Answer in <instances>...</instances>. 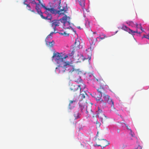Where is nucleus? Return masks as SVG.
Returning <instances> with one entry per match:
<instances>
[{
  "label": "nucleus",
  "instance_id": "f257e3e1",
  "mask_svg": "<svg viewBox=\"0 0 149 149\" xmlns=\"http://www.w3.org/2000/svg\"><path fill=\"white\" fill-rule=\"evenodd\" d=\"M52 57L55 61L58 64V67L56 68V71L59 73H63L66 71V68L65 65V62L63 60L60 54L58 53H54Z\"/></svg>",
  "mask_w": 149,
  "mask_h": 149
},
{
  "label": "nucleus",
  "instance_id": "f03ea898",
  "mask_svg": "<svg viewBox=\"0 0 149 149\" xmlns=\"http://www.w3.org/2000/svg\"><path fill=\"white\" fill-rule=\"evenodd\" d=\"M61 3V0H54L52 3V7L53 8H56L58 6V9H59V10L57 11V10H55L54 8H48L45 6H42L43 8L46 10V11L44 12L45 13H48V12L52 14H56L57 13L60 14L63 13H61L64 10V9H61V6L60 4Z\"/></svg>",
  "mask_w": 149,
  "mask_h": 149
},
{
  "label": "nucleus",
  "instance_id": "7ed1b4c3",
  "mask_svg": "<svg viewBox=\"0 0 149 149\" xmlns=\"http://www.w3.org/2000/svg\"><path fill=\"white\" fill-rule=\"evenodd\" d=\"M60 21L63 23L64 27L65 29H69L70 27V18L66 15L60 19Z\"/></svg>",
  "mask_w": 149,
  "mask_h": 149
},
{
  "label": "nucleus",
  "instance_id": "20e7f679",
  "mask_svg": "<svg viewBox=\"0 0 149 149\" xmlns=\"http://www.w3.org/2000/svg\"><path fill=\"white\" fill-rule=\"evenodd\" d=\"M81 86H82V85H72L71 86L70 89L73 92V94L74 96L78 95L80 94L81 90Z\"/></svg>",
  "mask_w": 149,
  "mask_h": 149
},
{
  "label": "nucleus",
  "instance_id": "39448f33",
  "mask_svg": "<svg viewBox=\"0 0 149 149\" xmlns=\"http://www.w3.org/2000/svg\"><path fill=\"white\" fill-rule=\"evenodd\" d=\"M96 80L97 83L100 84V88L97 89V91L102 95L105 94L106 91L102 86L103 85H104L103 83H104V81L103 80L100 79H96Z\"/></svg>",
  "mask_w": 149,
  "mask_h": 149
},
{
  "label": "nucleus",
  "instance_id": "423d86ee",
  "mask_svg": "<svg viewBox=\"0 0 149 149\" xmlns=\"http://www.w3.org/2000/svg\"><path fill=\"white\" fill-rule=\"evenodd\" d=\"M103 98L104 100V102H107L109 104L111 105V110L113 111L114 109L113 106V102L110 98L109 96L106 95L105 94L103 95Z\"/></svg>",
  "mask_w": 149,
  "mask_h": 149
},
{
  "label": "nucleus",
  "instance_id": "0eeeda50",
  "mask_svg": "<svg viewBox=\"0 0 149 149\" xmlns=\"http://www.w3.org/2000/svg\"><path fill=\"white\" fill-rule=\"evenodd\" d=\"M72 63L69 61H66L65 63V66L66 68V71H67L69 72V73H71L72 72L74 71H76L74 69V66L72 65H71V64Z\"/></svg>",
  "mask_w": 149,
  "mask_h": 149
},
{
  "label": "nucleus",
  "instance_id": "6e6552de",
  "mask_svg": "<svg viewBox=\"0 0 149 149\" xmlns=\"http://www.w3.org/2000/svg\"><path fill=\"white\" fill-rule=\"evenodd\" d=\"M97 112V117L101 119V121L102 123L105 121L107 118L103 113L102 111L98 108V110Z\"/></svg>",
  "mask_w": 149,
  "mask_h": 149
},
{
  "label": "nucleus",
  "instance_id": "1a4fd4ad",
  "mask_svg": "<svg viewBox=\"0 0 149 149\" xmlns=\"http://www.w3.org/2000/svg\"><path fill=\"white\" fill-rule=\"evenodd\" d=\"M73 48V50L72 51V53L71 54V56H72L74 54L75 50H77L80 48L79 39L78 38H77L75 39L74 44Z\"/></svg>",
  "mask_w": 149,
  "mask_h": 149
},
{
  "label": "nucleus",
  "instance_id": "9d476101",
  "mask_svg": "<svg viewBox=\"0 0 149 149\" xmlns=\"http://www.w3.org/2000/svg\"><path fill=\"white\" fill-rule=\"evenodd\" d=\"M122 29L125 31L128 32L129 33L133 34L134 33H138L137 29L135 31H134L130 29L129 28L125 26H123L122 27Z\"/></svg>",
  "mask_w": 149,
  "mask_h": 149
},
{
  "label": "nucleus",
  "instance_id": "9b49d317",
  "mask_svg": "<svg viewBox=\"0 0 149 149\" xmlns=\"http://www.w3.org/2000/svg\"><path fill=\"white\" fill-rule=\"evenodd\" d=\"M98 139L99 140H100L101 141V147H102L103 148L106 147L109 144V143L108 141L106 139H100L99 138H98Z\"/></svg>",
  "mask_w": 149,
  "mask_h": 149
},
{
  "label": "nucleus",
  "instance_id": "f8f14e48",
  "mask_svg": "<svg viewBox=\"0 0 149 149\" xmlns=\"http://www.w3.org/2000/svg\"><path fill=\"white\" fill-rule=\"evenodd\" d=\"M50 39L46 38L45 40L47 45L50 48L52 47L54 43L53 40H52L51 41H50L49 40Z\"/></svg>",
  "mask_w": 149,
  "mask_h": 149
},
{
  "label": "nucleus",
  "instance_id": "ddd939ff",
  "mask_svg": "<svg viewBox=\"0 0 149 149\" xmlns=\"http://www.w3.org/2000/svg\"><path fill=\"white\" fill-rule=\"evenodd\" d=\"M60 20H54L53 21L52 23V26H53V29L54 30V31H55V29L56 26H58L60 24Z\"/></svg>",
  "mask_w": 149,
  "mask_h": 149
},
{
  "label": "nucleus",
  "instance_id": "4468645a",
  "mask_svg": "<svg viewBox=\"0 0 149 149\" xmlns=\"http://www.w3.org/2000/svg\"><path fill=\"white\" fill-rule=\"evenodd\" d=\"M86 113L88 115L92 111L91 106L87 103H86Z\"/></svg>",
  "mask_w": 149,
  "mask_h": 149
},
{
  "label": "nucleus",
  "instance_id": "2eb2a0df",
  "mask_svg": "<svg viewBox=\"0 0 149 149\" xmlns=\"http://www.w3.org/2000/svg\"><path fill=\"white\" fill-rule=\"evenodd\" d=\"M47 13H46L47 14V16L46 17H44L43 16L42 14V13H41L40 15V16L41 17V18L43 19L51 20L52 18L51 15V14H49V13H48V14H47Z\"/></svg>",
  "mask_w": 149,
  "mask_h": 149
},
{
  "label": "nucleus",
  "instance_id": "dca6fc26",
  "mask_svg": "<svg viewBox=\"0 0 149 149\" xmlns=\"http://www.w3.org/2000/svg\"><path fill=\"white\" fill-rule=\"evenodd\" d=\"M79 108L81 111L83 112L86 110V103H82L81 102H79Z\"/></svg>",
  "mask_w": 149,
  "mask_h": 149
},
{
  "label": "nucleus",
  "instance_id": "f3484780",
  "mask_svg": "<svg viewBox=\"0 0 149 149\" xmlns=\"http://www.w3.org/2000/svg\"><path fill=\"white\" fill-rule=\"evenodd\" d=\"M102 97V95L100 94V95H99V96L97 94H95V97L96 99V100L97 101H100V102L101 103H104V101L103 100L101 99V97Z\"/></svg>",
  "mask_w": 149,
  "mask_h": 149
},
{
  "label": "nucleus",
  "instance_id": "a211bd4d",
  "mask_svg": "<svg viewBox=\"0 0 149 149\" xmlns=\"http://www.w3.org/2000/svg\"><path fill=\"white\" fill-rule=\"evenodd\" d=\"M40 4L39 3H37L36 4L35 8L36 9V10L38 13L40 15L42 13L40 9Z\"/></svg>",
  "mask_w": 149,
  "mask_h": 149
},
{
  "label": "nucleus",
  "instance_id": "6ab92c4d",
  "mask_svg": "<svg viewBox=\"0 0 149 149\" xmlns=\"http://www.w3.org/2000/svg\"><path fill=\"white\" fill-rule=\"evenodd\" d=\"M78 1L81 7L82 10L83 11H84V6L85 3L84 0H78Z\"/></svg>",
  "mask_w": 149,
  "mask_h": 149
},
{
  "label": "nucleus",
  "instance_id": "aec40b11",
  "mask_svg": "<svg viewBox=\"0 0 149 149\" xmlns=\"http://www.w3.org/2000/svg\"><path fill=\"white\" fill-rule=\"evenodd\" d=\"M80 94L79 98L80 100H82L85 98V95H86V93L85 92H82Z\"/></svg>",
  "mask_w": 149,
  "mask_h": 149
},
{
  "label": "nucleus",
  "instance_id": "412c9836",
  "mask_svg": "<svg viewBox=\"0 0 149 149\" xmlns=\"http://www.w3.org/2000/svg\"><path fill=\"white\" fill-rule=\"evenodd\" d=\"M107 38V36L103 33H101L99 35V37L96 38L95 39V41H97V39L98 38H100L101 40L104 39L105 38Z\"/></svg>",
  "mask_w": 149,
  "mask_h": 149
},
{
  "label": "nucleus",
  "instance_id": "4be33fe9",
  "mask_svg": "<svg viewBox=\"0 0 149 149\" xmlns=\"http://www.w3.org/2000/svg\"><path fill=\"white\" fill-rule=\"evenodd\" d=\"M73 116L75 119H77L79 118V112L78 111H76L74 112Z\"/></svg>",
  "mask_w": 149,
  "mask_h": 149
},
{
  "label": "nucleus",
  "instance_id": "5701e85b",
  "mask_svg": "<svg viewBox=\"0 0 149 149\" xmlns=\"http://www.w3.org/2000/svg\"><path fill=\"white\" fill-rule=\"evenodd\" d=\"M58 33L61 35H63L65 36H68L69 34L66 33L65 31L62 30H60L59 31Z\"/></svg>",
  "mask_w": 149,
  "mask_h": 149
},
{
  "label": "nucleus",
  "instance_id": "b1692460",
  "mask_svg": "<svg viewBox=\"0 0 149 149\" xmlns=\"http://www.w3.org/2000/svg\"><path fill=\"white\" fill-rule=\"evenodd\" d=\"M96 123H95L96 124L97 127H99L101 125V124L99 122L96 118Z\"/></svg>",
  "mask_w": 149,
  "mask_h": 149
},
{
  "label": "nucleus",
  "instance_id": "393cba45",
  "mask_svg": "<svg viewBox=\"0 0 149 149\" xmlns=\"http://www.w3.org/2000/svg\"><path fill=\"white\" fill-rule=\"evenodd\" d=\"M54 33V32H51L47 36L46 38L51 39L52 38L51 37H50Z\"/></svg>",
  "mask_w": 149,
  "mask_h": 149
},
{
  "label": "nucleus",
  "instance_id": "a878e982",
  "mask_svg": "<svg viewBox=\"0 0 149 149\" xmlns=\"http://www.w3.org/2000/svg\"><path fill=\"white\" fill-rule=\"evenodd\" d=\"M76 101L75 100H71L70 101V102L69 104V106L70 107L71 104L73 102H75Z\"/></svg>",
  "mask_w": 149,
  "mask_h": 149
},
{
  "label": "nucleus",
  "instance_id": "bb28decb",
  "mask_svg": "<svg viewBox=\"0 0 149 149\" xmlns=\"http://www.w3.org/2000/svg\"><path fill=\"white\" fill-rule=\"evenodd\" d=\"M26 6L28 10H31V7L29 5L26 4Z\"/></svg>",
  "mask_w": 149,
  "mask_h": 149
},
{
  "label": "nucleus",
  "instance_id": "cd10ccee",
  "mask_svg": "<svg viewBox=\"0 0 149 149\" xmlns=\"http://www.w3.org/2000/svg\"><path fill=\"white\" fill-rule=\"evenodd\" d=\"M130 135H131L132 136H134V134H133V133L132 132L131 129H130Z\"/></svg>",
  "mask_w": 149,
  "mask_h": 149
},
{
  "label": "nucleus",
  "instance_id": "c85d7f7f",
  "mask_svg": "<svg viewBox=\"0 0 149 149\" xmlns=\"http://www.w3.org/2000/svg\"><path fill=\"white\" fill-rule=\"evenodd\" d=\"M81 85H82V86H81V88H82L83 89H84L85 88V86L83 84H82Z\"/></svg>",
  "mask_w": 149,
  "mask_h": 149
},
{
  "label": "nucleus",
  "instance_id": "c756f323",
  "mask_svg": "<svg viewBox=\"0 0 149 149\" xmlns=\"http://www.w3.org/2000/svg\"><path fill=\"white\" fill-rule=\"evenodd\" d=\"M62 57V58H63V60L65 62V60H64V59H65L66 58H67L68 57V56L67 55H66L64 57H63V56H61Z\"/></svg>",
  "mask_w": 149,
  "mask_h": 149
},
{
  "label": "nucleus",
  "instance_id": "7c9ffc66",
  "mask_svg": "<svg viewBox=\"0 0 149 149\" xmlns=\"http://www.w3.org/2000/svg\"><path fill=\"white\" fill-rule=\"evenodd\" d=\"M32 3L34 4H36L37 3H36V2L34 0V1H32L31 2Z\"/></svg>",
  "mask_w": 149,
  "mask_h": 149
},
{
  "label": "nucleus",
  "instance_id": "2f4dec72",
  "mask_svg": "<svg viewBox=\"0 0 149 149\" xmlns=\"http://www.w3.org/2000/svg\"><path fill=\"white\" fill-rule=\"evenodd\" d=\"M135 25L136 26V28L137 29H138V28H139V26H138V24H137L136 23L135 24Z\"/></svg>",
  "mask_w": 149,
  "mask_h": 149
},
{
  "label": "nucleus",
  "instance_id": "473e14b6",
  "mask_svg": "<svg viewBox=\"0 0 149 149\" xmlns=\"http://www.w3.org/2000/svg\"><path fill=\"white\" fill-rule=\"evenodd\" d=\"M136 149H141V147L140 146H138L137 148Z\"/></svg>",
  "mask_w": 149,
  "mask_h": 149
},
{
  "label": "nucleus",
  "instance_id": "72a5a7b5",
  "mask_svg": "<svg viewBox=\"0 0 149 149\" xmlns=\"http://www.w3.org/2000/svg\"><path fill=\"white\" fill-rule=\"evenodd\" d=\"M146 38L148 39L149 40V34L146 36Z\"/></svg>",
  "mask_w": 149,
  "mask_h": 149
},
{
  "label": "nucleus",
  "instance_id": "f704fd0d",
  "mask_svg": "<svg viewBox=\"0 0 149 149\" xmlns=\"http://www.w3.org/2000/svg\"><path fill=\"white\" fill-rule=\"evenodd\" d=\"M140 28L141 29V30L142 31V32L144 31L143 29L142 28V26H141V27H140Z\"/></svg>",
  "mask_w": 149,
  "mask_h": 149
},
{
  "label": "nucleus",
  "instance_id": "c9c22d12",
  "mask_svg": "<svg viewBox=\"0 0 149 149\" xmlns=\"http://www.w3.org/2000/svg\"><path fill=\"white\" fill-rule=\"evenodd\" d=\"M86 59H88V60H90L91 59V56H88L87 58H86Z\"/></svg>",
  "mask_w": 149,
  "mask_h": 149
},
{
  "label": "nucleus",
  "instance_id": "e433bc0d",
  "mask_svg": "<svg viewBox=\"0 0 149 149\" xmlns=\"http://www.w3.org/2000/svg\"><path fill=\"white\" fill-rule=\"evenodd\" d=\"M61 9H63V8L64 9V10L63 11H62V12H63V13H64L65 12V8L64 7L63 8L62 7V8H61Z\"/></svg>",
  "mask_w": 149,
  "mask_h": 149
},
{
  "label": "nucleus",
  "instance_id": "4c0bfd02",
  "mask_svg": "<svg viewBox=\"0 0 149 149\" xmlns=\"http://www.w3.org/2000/svg\"><path fill=\"white\" fill-rule=\"evenodd\" d=\"M98 133H99V132H97V134L96 135V137H98Z\"/></svg>",
  "mask_w": 149,
  "mask_h": 149
},
{
  "label": "nucleus",
  "instance_id": "58836bf2",
  "mask_svg": "<svg viewBox=\"0 0 149 149\" xmlns=\"http://www.w3.org/2000/svg\"><path fill=\"white\" fill-rule=\"evenodd\" d=\"M30 11H31V12H33V13H35V11L34 10H30Z\"/></svg>",
  "mask_w": 149,
  "mask_h": 149
},
{
  "label": "nucleus",
  "instance_id": "ea45409f",
  "mask_svg": "<svg viewBox=\"0 0 149 149\" xmlns=\"http://www.w3.org/2000/svg\"><path fill=\"white\" fill-rule=\"evenodd\" d=\"M117 131L118 133H119L120 132V130H118Z\"/></svg>",
  "mask_w": 149,
  "mask_h": 149
},
{
  "label": "nucleus",
  "instance_id": "a19ab883",
  "mask_svg": "<svg viewBox=\"0 0 149 149\" xmlns=\"http://www.w3.org/2000/svg\"><path fill=\"white\" fill-rule=\"evenodd\" d=\"M126 128H127V129L129 130H130V129H131L129 127H128H128H126Z\"/></svg>",
  "mask_w": 149,
  "mask_h": 149
},
{
  "label": "nucleus",
  "instance_id": "79ce46f5",
  "mask_svg": "<svg viewBox=\"0 0 149 149\" xmlns=\"http://www.w3.org/2000/svg\"><path fill=\"white\" fill-rule=\"evenodd\" d=\"M139 28H140L141 26V24H140L139 25Z\"/></svg>",
  "mask_w": 149,
  "mask_h": 149
},
{
  "label": "nucleus",
  "instance_id": "37998d69",
  "mask_svg": "<svg viewBox=\"0 0 149 149\" xmlns=\"http://www.w3.org/2000/svg\"><path fill=\"white\" fill-rule=\"evenodd\" d=\"M146 35H144V36H143V38H146Z\"/></svg>",
  "mask_w": 149,
  "mask_h": 149
},
{
  "label": "nucleus",
  "instance_id": "c03bdc74",
  "mask_svg": "<svg viewBox=\"0 0 149 149\" xmlns=\"http://www.w3.org/2000/svg\"><path fill=\"white\" fill-rule=\"evenodd\" d=\"M96 145L97 146H101V145Z\"/></svg>",
  "mask_w": 149,
  "mask_h": 149
},
{
  "label": "nucleus",
  "instance_id": "a18cd8bd",
  "mask_svg": "<svg viewBox=\"0 0 149 149\" xmlns=\"http://www.w3.org/2000/svg\"><path fill=\"white\" fill-rule=\"evenodd\" d=\"M125 124L126 127H128V125H127L126 124Z\"/></svg>",
  "mask_w": 149,
  "mask_h": 149
},
{
  "label": "nucleus",
  "instance_id": "49530a36",
  "mask_svg": "<svg viewBox=\"0 0 149 149\" xmlns=\"http://www.w3.org/2000/svg\"><path fill=\"white\" fill-rule=\"evenodd\" d=\"M25 1H24V4L26 5V4H26V3H25Z\"/></svg>",
  "mask_w": 149,
  "mask_h": 149
},
{
  "label": "nucleus",
  "instance_id": "de8ad7c7",
  "mask_svg": "<svg viewBox=\"0 0 149 149\" xmlns=\"http://www.w3.org/2000/svg\"><path fill=\"white\" fill-rule=\"evenodd\" d=\"M138 33L139 34H140L141 33V32H138V33Z\"/></svg>",
  "mask_w": 149,
  "mask_h": 149
},
{
  "label": "nucleus",
  "instance_id": "09e8293b",
  "mask_svg": "<svg viewBox=\"0 0 149 149\" xmlns=\"http://www.w3.org/2000/svg\"><path fill=\"white\" fill-rule=\"evenodd\" d=\"M78 28H80V27L79 26V27H78Z\"/></svg>",
  "mask_w": 149,
  "mask_h": 149
},
{
  "label": "nucleus",
  "instance_id": "8fccbe9b",
  "mask_svg": "<svg viewBox=\"0 0 149 149\" xmlns=\"http://www.w3.org/2000/svg\"><path fill=\"white\" fill-rule=\"evenodd\" d=\"M132 23H133V22H132L131 23V24H132Z\"/></svg>",
  "mask_w": 149,
  "mask_h": 149
}]
</instances>
